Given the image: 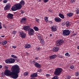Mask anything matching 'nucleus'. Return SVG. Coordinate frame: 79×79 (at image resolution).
<instances>
[{"label":"nucleus","mask_w":79,"mask_h":79,"mask_svg":"<svg viewBox=\"0 0 79 79\" xmlns=\"http://www.w3.org/2000/svg\"><path fill=\"white\" fill-rule=\"evenodd\" d=\"M12 72L10 70H6L4 72V75L6 76L11 77L13 79H17L18 77V74L20 73V67L18 65H14L11 68Z\"/></svg>","instance_id":"1"},{"label":"nucleus","mask_w":79,"mask_h":79,"mask_svg":"<svg viewBox=\"0 0 79 79\" xmlns=\"http://www.w3.org/2000/svg\"><path fill=\"white\" fill-rule=\"evenodd\" d=\"M23 29L24 31H28V34L30 35H32L34 34V31L32 29L30 28V27L29 26H26L24 27Z\"/></svg>","instance_id":"2"},{"label":"nucleus","mask_w":79,"mask_h":79,"mask_svg":"<svg viewBox=\"0 0 79 79\" xmlns=\"http://www.w3.org/2000/svg\"><path fill=\"white\" fill-rule=\"evenodd\" d=\"M62 69L60 68H57L56 69L54 72V75L56 76L60 75L61 73L62 72Z\"/></svg>","instance_id":"3"},{"label":"nucleus","mask_w":79,"mask_h":79,"mask_svg":"<svg viewBox=\"0 0 79 79\" xmlns=\"http://www.w3.org/2000/svg\"><path fill=\"white\" fill-rule=\"evenodd\" d=\"M15 62L14 59L13 58H10L6 60L5 62L7 64H10L14 63Z\"/></svg>","instance_id":"4"},{"label":"nucleus","mask_w":79,"mask_h":79,"mask_svg":"<svg viewBox=\"0 0 79 79\" xmlns=\"http://www.w3.org/2000/svg\"><path fill=\"white\" fill-rule=\"evenodd\" d=\"M70 34V31L69 30H65L63 32L62 35L64 36L69 35Z\"/></svg>","instance_id":"5"},{"label":"nucleus","mask_w":79,"mask_h":79,"mask_svg":"<svg viewBox=\"0 0 79 79\" xmlns=\"http://www.w3.org/2000/svg\"><path fill=\"white\" fill-rule=\"evenodd\" d=\"M64 43V41L63 40H58L56 41V45L57 46H60Z\"/></svg>","instance_id":"6"},{"label":"nucleus","mask_w":79,"mask_h":79,"mask_svg":"<svg viewBox=\"0 0 79 79\" xmlns=\"http://www.w3.org/2000/svg\"><path fill=\"white\" fill-rule=\"evenodd\" d=\"M19 34L20 35V36L23 39H24V38H25V37H26V34L23 32H20Z\"/></svg>","instance_id":"7"},{"label":"nucleus","mask_w":79,"mask_h":79,"mask_svg":"<svg viewBox=\"0 0 79 79\" xmlns=\"http://www.w3.org/2000/svg\"><path fill=\"white\" fill-rule=\"evenodd\" d=\"M15 6L17 7V10H21L22 8V6L19 3L15 4Z\"/></svg>","instance_id":"8"},{"label":"nucleus","mask_w":79,"mask_h":79,"mask_svg":"<svg viewBox=\"0 0 79 79\" xmlns=\"http://www.w3.org/2000/svg\"><path fill=\"white\" fill-rule=\"evenodd\" d=\"M11 5L9 3H8L7 5H6L4 8V10H8L10 8Z\"/></svg>","instance_id":"9"},{"label":"nucleus","mask_w":79,"mask_h":79,"mask_svg":"<svg viewBox=\"0 0 79 79\" xmlns=\"http://www.w3.org/2000/svg\"><path fill=\"white\" fill-rule=\"evenodd\" d=\"M37 73H33L31 75L30 77L31 78L36 77H37Z\"/></svg>","instance_id":"10"},{"label":"nucleus","mask_w":79,"mask_h":79,"mask_svg":"<svg viewBox=\"0 0 79 79\" xmlns=\"http://www.w3.org/2000/svg\"><path fill=\"white\" fill-rule=\"evenodd\" d=\"M13 14L10 13H9L7 15L8 18H10V19H13Z\"/></svg>","instance_id":"11"},{"label":"nucleus","mask_w":79,"mask_h":79,"mask_svg":"<svg viewBox=\"0 0 79 79\" xmlns=\"http://www.w3.org/2000/svg\"><path fill=\"white\" fill-rule=\"evenodd\" d=\"M55 21L57 23H60L61 21V19L59 18L56 17L55 18Z\"/></svg>","instance_id":"12"},{"label":"nucleus","mask_w":79,"mask_h":79,"mask_svg":"<svg viewBox=\"0 0 79 79\" xmlns=\"http://www.w3.org/2000/svg\"><path fill=\"white\" fill-rule=\"evenodd\" d=\"M31 45L30 44H25V45H24V48H25L28 49L31 48Z\"/></svg>","instance_id":"13"},{"label":"nucleus","mask_w":79,"mask_h":79,"mask_svg":"<svg viewBox=\"0 0 79 79\" xmlns=\"http://www.w3.org/2000/svg\"><path fill=\"white\" fill-rule=\"evenodd\" d=\"M11 10L12 11H16V10H17V9L16 6H15H15H12V8H11Z\"/></svg>","instance_id":"14"},{"label":"nucleus","mask_w":79,"mask_h":79,"mask_svg":"<svg viewBox=\"0 0 79 79\" xmlns=\"http://www.w3.org/2000/svg\"><path fill=\"white\" fill-rule=\"evenodd\" d=\"M52 29L53 32L56 31L57 30V29H56V27L55 26H53L52 27Z\"/></svg>","instance_id":"15"},{"label":"nucleus","mask_w":79,"mask_h":79,"mask_svg":"<svg viewBox=\"0 0 79 79\" xmlns=\"http://www.w3.org/2000/svg\"><path fill=\"white\" fill-rule=\"evenodd\" d=\"M34 64L36 68H40V64H39L36 63V64Z\"/></svg>","instance_id":"16"},{"label":"nucleus","mask_w":79,"mask_h":79,"mask_svg":"<svg viewBox=\"0 0 79 79\" xmlns=\"http://www.w3.org/2000/svg\"><path fill=\"white\" fill-rule=\"evenodd\" d=\"M56 58V55H53L49 56L50 60H53Z\"/></svg>","instance_id":"17"},{"label":"nucleus","mask_w":79,"mask_h":79,"mask_svg":"<svg viewBox=\"0 0 79 79\" xmlns=\"http://www.w3.org/2000/svg\"><path fill=\"white\" fill-rule=\"evenodd\" d=\"M59 50V48L57 47H54L53 48V51L54 52H57Z\"/></svg>","instance_id":"18"},{"label":"nucleus","mask_w":79,"mask_h":79,"mask_svg":"<svg viewBox=\"0 0 79 79\" xmlns=\"http://www.w3.org/2000/svg\"><path fill=\"white\" fill-rule=\"evenodd\" d=\"M25 21H26V18H23L21 21H20L21 23H24Z\"/></svg>","instance_id":"19"},{"label":"nucleus","mask_w":79,"mask_h":79,"mask_svg":"<svg viewBox=\"0 0 79 79\" xmlns=\"http://www.w3.org/2000/svg\"><path fill=\"white\" fill-rule=\"evenodd\" d=\"M59 16L61 18H62V19H64V15L62 14H59Z\"/></svg>","instance_id":"20"},{"label":"nucleus","mask_w":79,"mask_h":79,"mask_svg":"<svg viewBox=\"0 0 79 79\" xmlns=\"http://www.w3.org/2000/svg\"><path fill=\"white\" fill-rule=\"evenodd\" d=\"M24 4H25V2L23 0H21L20 2V4L21 5H22L24 6Z\"/></svg>","instance_id":"21"},{"label":"nucleus","mask_w":79,"mask_h":79,"mask_svg":"<svg viewBox=\"0 0 79 79\" xmlns=\"http://www.w3.org/2000/svg\"><path fill=\"white\" fill-rule=\"evenodd\" d=\"M73 15H74L73 14V13H69L68 14H67V16H69V17H71V16H73Z\"/></svg>","instance_id":"22"},{"label":"nucleus","mask_w":79,"mask_h":79,"mask_svg":"<svg viewBox=\"0 0 79 79\" xmlns=\"http://www.w3.org/2000/svg\"><path fill=\"white\" fill-rule=\"evenodd\" d=\"M33 29H34V30L35 31H39V28H38V27H33Z\"/></svg>","instance_id":"23"},{"label":"nucleus","mask_w":79,"mask_h":79,"mask_svg":"<svg viewBox=\"0 0 79 79\" xmlns=\"http://www.w3.org/2000/svg\"><path fill=\"white\" fill-rule=\"evenodd\" d=\"M6 44H7V41H3L2 42V44L3 45H6Z\"/></svg>","instance_id":"24"},{"label":"nucleus","mask_w":79,"mask_h":79,"mask_svg":"<svg viewBox=\"0 0 79 79\" xmlns=\"http://www.w3.org/2000/svg\"><path fill=\"white\" fill-rule=\"evenodd\" d=\"M65 24L66 26L67 27H68L69 26V22L68 21H67L65 23Z\"/></svg>","instance_id":"25"},{"label":"nucleus","mask_w":79,"mask_h":79,"mask_svg":"<svg viewBox=\"0 0 79 79\" xmlns=\"http://www.w3.org/2000/svg\"><path fill=\"white\" fill-rule=\"evenodd\" d=\"M40 42H41V44L43 45L45 44V42H44V40H40Z\"/></svg>","instance_id":"26"},{"label":"nucleus","mask_w":79,"mask_h":79,"mask_svg":"<svg viewBox=\"0 0 79 79\" xmlns=\"http://www.w3.org/2000/svg\"><path fill=\"white\" fill-rule=\"evenodd\" d=\"M75 76L76 77H77L79 76V72H77L75 73Z\"/></svg>","instance_id":"27"},{"label":"nucleus","mask_w":79,"mask_h":79,"mask_svg":"<svg viewBox=\"0 0 79 79\" xmlns=\"http://www.w3.org/2000/svg\"><path fill=\"white\" fill-rule=\"evenodd\" d=\"M31 64H36V63H38L35 62L34 61H31Z\"/></svg>","instance_id":"28"},{"label":"nucleus","mask_w":79,"mask_h":79,"mask_svg":"<svg viewBox=\"0 0 79 79\" xmlns=\"http://www.w3.org/2000/svg\"><path fill=\"white\" fill-rule=\"evenodd\" d=\"M11 57L14 58H17L18 57L14 55H11Z\"/></svg>","instance_id":"29"},{"label":"nucleus","mask_w":79,"mask_h":79,"mask_svg":"<svg viewBox=\"0 0 79 79\" xmlns=\"http://www.w3.org/2000/svg\"><path fill=\"white\" fill-rule=\"evenodd\" d=\"M69 68L70 69L73 70L74 69V66H73V65H71L70 66H69Z\"/></svg>","instance_id":"30"},{"label":"nucleus","mask_w":79,"mask_h":79,"mask_svg":"<svg viewBox=\"0 0 79 79\" xmlns=\"http://www.w3.org/2000/svg\"><path fill=\"white\" fill-rule=\"evenodd\" d=\"M28 73L27 72H24V76H28Z\"/></svg>","instance_id":"31"},{"label":"nucleus","mask_w":79,"mask_h":79,"mask_svg":"<svg viewBox=\"0 0 79 79\" xmlns=\"http://www.w3.org/2000/svg\"><path fill=\"white\" fill-rule=\"evenodd\" d=\"M65 56H70V55H69V53L68 52L66 53L65 54Z\"/></svg>","instance_id":"32"},{"label":"nucleus","mask_w":79,"mask_h":79,"mask_svg":"<svg viewBox=\"0 0 79 79\" xmlns=\"http://www.w3.org/2000/svg\"><path fill=\"white\" fill-rule=\"evenodd\" d=\"M65 79H70V77H69V75L66 76Z\"/></svg>","instance_id":"33"},{"label":"nucleus","mask_w":79,"mask_h":79,"mask_svg":"<svg viewBox=\"0 0 79 79\" xmlns=\"http://www.w3.org/2000/svg\"><path fill=\"white\" fill-rule=\"evenodd\" d=\"M52 79H58V76H56L52 78Z\"/></svg>","instance_id":"34"},{"label":"nucleus","mask_w":79,"mask_h":79,"mask_svg":"<svg viewBox=\"0 0 79 79\" xmlns=\"http://www.w3.org/2000/svg\"><path fill=\"white\" fill-rule=\"evenodd\" d=\"M58 57L59 58H63L64 57V56H63L61 55H59L58 56Z\"/></svg>","instance_id":"35"},{"label":"nucleus","mask_w":79,"mask_h":79,"mask_svg":"<svg viewBox=\"0 0 79 79\" xmlns=\"http://www.w3.org/2000/svg\"><path fill=\"white\" fill-rule=\"evenodd\" d=\"M35 21H36L37 23H39V19H37V18H35Z\"/></svg>","instance_id":"36"},{"label":"nucleus","mask_w":79,"mask_h":79,"mask_svg":"<svg viewBox=\"0 0 79 79\" xmlns=\"http://www.w3.org/2000/svg\"><path fill=\"white\" fill-rule=\"evenodd\" d=\"M36 49L38 51H39L40 50V47H37L36 48Z\"/></svg>","instance_id":"37"},{"label":"nucleus","mask_w":79,"mask_h":79,"mask_svg":"<svg viewBox=\"0 0 79 79\" xmlns=\"http://www.w3.org/2000/svg\"><path fill=\"white\" fill-rule=\"evenodd\" d=\"M77 12H76V14L77 15L79 13V9H77L76 10Z\"/></svg>","instance_id":"38"},{"label":"nucleus","mask_w":79,"mask_h":79,"mask_svg":"<svg viewBox=\"0 0 79 79\" xmlns=\"http://www.w3.org/2000/svg\"><path fill=\"white\" fill-rule=\"evenodd\" d=\"M7 2H8V1L7 0H5L3 1V3H6Z\"/></svg>","instance_id":"39"},{"label":"nucleus","mask_w":79,"mask_h":79,"mask_svg":"<svg viewBox=\"0 0 79 79\" xmlns=\"http://www.w3.org/2000/svg\"><path fill=\"white\" fill-rule=\"evenodd\" d=\"M16 33V31H13L12 34H15Z\"/></svg>","instance_id":"40"},{"label":"nucleus","mask_w":79,"mask_h":79,"mask_svg":"<svg viewBox=\"0 0 79 79\" xmlns=\"http://www.w3.org/2000/svg\"><path fill=\"white\" fill-rule=\"evenodd\" d=\"M38 38L39 39V40H42V38L41 37V36H38Z\"/></svg>","instance_id":"41"},{"label":"nucleus","mask_w":79,"mask_h":79,"mask_svg":"<svg viewBox=\"0 0 79 79\" xmlns=\"http://www.w3.org/2000/svg\"><path fill=\"white\" fill-rule=\"evenodd\" d=\"M1 25H2V23L1 22H0V30L2 28V27Z\"/></svg>","instance_id":"42"},{"label":"nucleus","mask_w":79,"mask_h":79,"mask_svg":"<svg viewBox=\"0 0 79 79\" xmlns=\"http://www.w3.org/2000/svg\"><path fill=\"white\" fill-rule=\"evenodd\" d=\"M48 2V0H44V3H47V2Z\"/></svg>","instance_id":"43"},{"label":"nucleus","mask_w":79,"mask_h":79,"mask_svg":"<svg viewBox=\"0 0 79 79\" xmlns=\"http://www.w3.org/2000/svg\"><path fill=\"white\" fill-rule=\"evenodd\" d=\"M70 1L71 3H73L74 2V0H70Z\"/></svg>","instance_id":"44"},{"label":"nucleus","mask_w":79,"mask_h":79,"mask_svg":"<svg viewBox=\"0 0 79 79\" xmlns=\"http://www.w3.org/2000/svg\"><path fill=\"white\" fill-rule=\"evenodd\" d=\"M42 71V69H40L38 70V72H41Z\"/></svg>","instance_id":"45"},{"label":"nucleus","mask_w":79,"mask_h":79,"mask_svg":"<svg viewBox=\"0 0 79 79\" xmlns=\"http://www.w3.org/2000/svg\"><path fill=\"white\" fill-rule=\"evenodd\" d=\"M46 76L47 77H49L50 76V75L49 74H46Z\"/></svg>","instance_id":"46"},{"label":"nucleus","mask_w":79,"mask_h":79,"mask_svg":"<svg viewBox=\"0 0 79 79\" xmlns=\"http://www.w3.org/2000/svg\"><path fill=\"white\" fill-rule=\"evenodd\" d=\"M35 59L36 60H39V57H35Z\"/></svg>","instance_id":"47"},{"label":"nucleus","mask_w":79,"mask_h":79,"mask_svg":"<svg viewBox=\"0 0 79 79\" xmlns=\"http://www.w3.org/2000/svg\"><path fill=\"white\" fill-rule=\"evenodd\" d=\"M48 19V17H45L44 18V20H45L46 19Z\"/></svg>","instance_id":"48"},{"label":"nucleus","mask_w":79,"mask_h":79,"mask_svg":"<svg viewBox=\"0 0 79 79\" xmlns=\"http://www.w3.org/2000/svg\"><path fill=\"white\" fill-rule=\"evenodd\" d=\"M37 2H42V0H37Z\"/></svg>","instance_id":"49"},{"label":"nucleus","mask_w":79,"mask_h":79,"mask_svg":"<svg viewBox=\"0 0 79 79\" xmlns=\"http://www.w3.org/2000/svg\"><path fill=\"white\" fill-rule=\"evenodd\" d=\"M12 48H16V46H12Z\"/></svg>","instance_id":"50"},{"label":"nucleus","mask_w":79,"mask_h":79,"mask_svg":"<svg viewBox=\"0 0 79 79\" xmlns=\"http://www.w3.org/2000/svg\"><path fill=\"white\" fill-rule=\"evenodd\" d=\"M24 13V11H22V12L21 13V14H23Z\"/></svg>","instance_id":"51"},{"label":"nucleus","mask_w":79,"mask_h":79,"mask_svg":"<svg viewBox=\"0 0 79 79\" xmlns=\"http://www.w3.org/2000/svg\"><path fill=\"white\" fill-rule=\"evenodd\" d=\"M76 35V33H74L72 35V36H74V35Z\"/></svg>","instance_id":"52"},{"label":"nucleus","mask_w":79,"mask_h":79,"mask_svg":"<svg viewBox=\"0 0 79 79\" xmlns=\"http://www.w3.org/2000/svg\"><path fill=\"white\" fill-rule=\"evenodd\" d=\"M48 11H49V12H50V13H52V11L51 10H49Z\"/></svg>","instance_id":"53"},{"label":"nucleus","mask_w":79,"mask_h":79,"mask_svg":"<svg viewBox=\"0 0 79 79\" xmlns=\"http://www.w3.org/2000/svg\"><path fill=\"white\" fill-rule=\"evenodd\" d=\"M45 21H46V22H48V19H46V20H45Z\"/></svg>","instance_id":"54"},{"label":"nucleus","mask_w":79,"mask_h":79,"mask_svg":"<svg viewBox=\"0 0 79 79\" xmlns=\"http://www.w3.org/2000/svg\"><path fill=\"white\" fill-rule=\"evenodd\" d=\"M2 66L0 65V69H2Z\"/></svg>","instance_id":"55"},{"label":"nucleus","mask_w":79,"mask_h":79,"mask_svg":"<svg viewBox=\"0 0 79 79\" xmlns=\"http://www.w3.org/2000/svg\"><path fill=\"white\" fill-rule=\"evenodd\" d=\"M77 49L79 50V46H78V47H77Z\"/></svg>","instance_id":"56"},{"label":"nucleus","mask_w":79,"mask_h":79,"mask_svg":"<svg viewBox=\"0 0 79 79\" xmlns=\"http://www.w3.org/2000/svg\"><path fill=\"white\" fill-rule=\"evenodd\" d=\"M3 27H5V28H6V27H5V25H3Z\"/></svg>","instance_id":"57"},{"label":"nucleus","mask_w":79,"mask_h":79,"mask_svg":"<svg viewBox=\"0 0 79 79\" xmlns=\"http://www.w3.org/2000/svg\"><path fill=\"white\" fill-rule=\"evenodd\" d=\"M1 37H5V36H4V35H3V36L2 35V36H1Z\"/></svg>","instance_id":"58"},{"label":"nucleus","mask_w":79,"mask_h":79,"mask_svg":"<svg viewBox=\"0 0 79 79\" xmlns=\"http://www.w3.org/2000/svg\"><path fill=\"white\" fill-rule=\"evenodd\" d=\"M16 58V59H15V60L14 59V60H18V58Z\"/></svg>","instance_id":"59"},{"label":"nucleus","mask_w":79,"mask_h":79,"mask_svg":"<svg viewBox=\"0 0 79 79\" xmlns=\"http://www.w3.org/2000/svg\"><path fill=\"white\" fill-rule=\"evenodd\" d=\"M27 55H29V53H27Z\"/></svg>","instance_id":"60"},{"label":"nucleus","mask_w":79,"mask_h":79,"mask_svg":"<svg viewBox=\"0 0 79 79\" xmlns=\"http://www.w3.org/2000/svg\"><path fill=\"white\" fill-rule=\"evenodd\" d=\"M50 36H52V35L50 34Z\"/></svg>","instance_id":"61"},{"label":"nucleus","mask_w":79,"mask_h":79,"mask_svg":"<svg viewBox=\"0 0 79 79\" xmlns=\"http://www.w3.org/2000/svg\"><path fill=\"white\" fill-rule=\"evenodd\" d=\"M77 55H79V52L77 53Z\"/></svg>","instance_id":"62"},{"label":"nucleus","mask_w":79,"mask_h":79,"mask_svg":"<svg viewBox=\"0 0 79 79\" xmlns=\"http://www.w3.org/2000/svg\"><path fill=\"white\" fill-rule=\"evenodd\" d=\"M63 26H64V25H65V24H63Z\"/></svg>","instance_id":"63"},{"label":"nucleus","mask_w":79,"mask_h":79,"mask_svg":"<svg viewBox=\"0 0 79 79\" xmlns=\"http://www.w3.org/2000/svg\"><path fill=\"white\" fill-rule=\"evenodd\" d=\"M76 79H79V77L78 78H77Z\"/></svg>","instance_id":"64"}]
</instances>
